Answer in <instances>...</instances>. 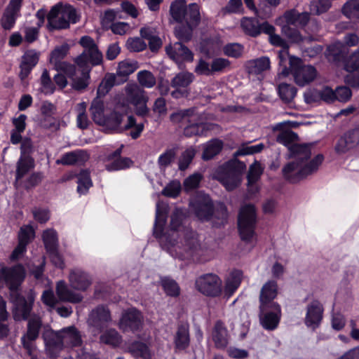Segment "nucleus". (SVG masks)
<instances>
[{
	"label": "nucleus",
	"instance_id": "nucleus-3",
	"mask_svg": "<svg viewBox=\"0 0 359 359\" xmlns=\"http://www.w3.org/2000/svg\"><path fill=\"white\" fill-rule=\"evenodd\" d=\"M79 44L84 50L74 59L79 68L91 69L92 67L102 64L103 55L94 39L90 36H83L80 39Z\"/></svg>",
	"mask_w": 359,
	"mask_h": 359
},
{
	"label": "nucleus",
	"instance_id": "nucleus-57",
	"mask_svg": "<svg viewBox=\"0 0 359 359\" xmlns=\"http://www.w3.org/2000/svg\"><path fill=\"white\" fill-rule=\"evenodd\" d=\"M139 83L145 88H152L156 84V79L153 74L147 70H142L137 73Z\"/></svg>",
	"mask_w": 359,
	"mask_h": 359
},
{
	"label": "nucleus",
	"instance_id": "nucleus-55",
	"mask_svg": "<svg viewBox=\"0 0 359 359\" xmlns=\"http://www.w3.org/2000/svg\"><path fill=\"white\" fill-rule=\"evenodd\" d=\"M100 341L107 345L118 346L121 342V337L114 329H109L100 336Z\"/></svg>",
	"mask_w": 359,
	"mask_h": 359
},
{
	"label": "nucleus",
	"instance_id": "nucleus-53",
	"mask_svg": "<svg viewBox=\"0 0 359 359\" xmlns=\"http://www.w3.org/2000/svg\"><path fill=\"white\" fill-rule=\"evenodd\" d=\"M244 46L239 43H228L223 47V53L226 56L238 59L244 52Z\"/></svg>",
	"mask_w": 359,
	"mask_h": 359
},
{
	"label": "nucleus",
	"instance_id": "nucleus-62",
	"mask_svg": "<svg viewBox=\"0 0 359 359\" xmlns=\"http://www.w3.org/2000/svg\"><path fill=\"white\" fill-rule=\"evenodd\" d=\"M180 192V183L178 181H172L163 189L161 194L167 197L176 198Z\"/></svg>",
	"mask_w": 359,
	"mask_h": 359
},
{
	"label": "nucleus",
	"instance_id": "nucleus-56",
	"mask_svg": "<svg viewBox=\"0 0 359 359\" xmlns=\"http://www.w3.org/2000/svg\"><path fill=\"white\" fill-rule=\"evenodd\" d=\"M298 135L292 130H287L280 133L277 137V142L283 144L287 147L288 150L290 147L295 144V141L298 140Z\"/></svg>",
	"mask_w": 359,
	"mask_h": 359
},
{
	"label": "nucleus",
	"instance_id": "nucleus-20",
	"mask_svg": "<svg viewBox=\"0 0 359 359\" xmlns=\"http://www.w3.org/2000/svg\"><path fill=\"white\" fill-rule=\"evenodd\" d=\"M69 280L72 288L81 291L86 290L92 283L90 276L81 269L71 271Z\"/></svg>",
	"mask_w": 359,
	"mask_h": 359
},
{
	"label": "nucleus",
	"instance_id": "nucleus-17",
	"mask_svg": "<svg viewBox=\"0 0 359 359\" xmlns=\"http://www.w3.org/2000/svg\"><path fill=\"white\" fill-rule=\"evenodd\" d=\"M359 144V126L346 132L337 141L334 149L337 154H345Z\"/></svg>",
	"mask_w": 359,
	"mask_h": 359
},
{
	"label": "nucleus",
	"instance_id": "nucleus-31",
	"mask_svg": "<svg viewBox=\"0 0 359 359\" xmlns=\"http://www.w3.org/2000/svg\"><path fill=\"white\" fill-rule=\"evenodd\" d=\"M317 75L316 69L311 65H304L298 73L294 76L295 83L304 86L313 81Z\"/></svg>",
	"mask_w": 359,
	"mask_h": 359
},
{
	"label": "nucleus",
	"instance_id": "nucleus-50",
	"mask_svg": "<svg viewBox=\"0 0 359 359\" xmlns=\"http://www.w3.org/2000/svg\"><path fill=\"white\" fill-rule=\"evenodd\" d=\"M43 242L46 252L57 249V236L54 230L47 229L42 235Z\"/></svg>",
	"mask_w": 359,
	"mask_h": 359
},
{
	"label": "nucleus",
	"instance_id": "nucleus-26",
	"mask_svg": "<svg viewBox=\"0 0 359 359\" xmlns=\"http://www.w3.org/2000/svg\"><path fill=\"white\" fill-rule=\"evenodd\" d=\"M175 351L186 350L190 345L189 330L187 325H178L174 337Z\"/></svg>",
	"mask_w": 359,
	"mask_h": 359
},
{
	"label": "nucleus",
	"instance_id": "nucleus-51",
	"mask_svg": "<svg viewBox=\"0 0 359 359\" xmlns=\"http://www.w3.org/2000/svg\"><path fill=\"white\" fill-rule=\"evenodd\" d=\"M285 24L281 27L282 34L292 43H299L303 41V37L297 28Z\"/></svg>",
	"mask_w": 359,
	"mask_h": 359
},
{
	"label": "nucleus",
	"instance_id": "nucleus-10",
	"mask_svg": "<svg viewBox=\"0 0 359 359\" xmlns=\"http://www.w3.org/2000/svg\"><path fill=\"white\" fill-rule=\"evenodd\" d=\"M241 28L245 35L257 38L262 34H269L273 25L267 21L260 22L255 17H243L241 20Z\"/></svg>",
	"mask_w": 359,
	"mask_h": 359
},
{
	"label": "nucleus",
	"instance_id": "nucleus-15",
	"mask_svg": "<svg viewBox=\"0 0 359 359\" xmlns=\"http://www.w3.org/2000/svg\"><path fill=\"white\" fill-rule=\"evenodd\" d=\"M166 221L167 212L165 210H160L158 205L156 212L153 235L157 239H162L163 238H165L167 243L173 246L177 243V239L176 238H171L168 231L165 232Z\"/></svg>",
	"mask_w": 359,
	"mask_h": 359
},
{
	"label": "nucleus",
	"instance_id": "nucleus-24",
	"mask_svg": "<svg viewBox=\"0 0 359 359\" xmlns=\"http://www.w3.org/2000/svg\"><path fill=\"white\" fill-rule=\"evenodd\" d=\"M89 159V155L84 150H76L64 154L61 158L57 160V164L64 165H74L84 164Z\"/></svg>",
	"mask_w": 359,
	"mask_h": 359
},
{
	"label": "nucleus",
	"instance_id": "nucleus-1",
	"mask_svg": "<svg viewBox=\"0 0 359 359\" xmlns=\"http://www.w3.org/2000/svg\"><path fill=\"white\" fill-rule=\"evenodd\" d=\"M290 158L295 161L287 163L282 170L283 177L292 184H295L317 170L324 159L323 154H318L309 162L311 156V145L297 144L290 147Z\"/></svg>",
	"mask_w": 359,
	"mask_h": 359
},
{
	"label": "nucleus",
	"instance_id": "nucleus-4",
	"mask_svg": "<svg viewBox=\"0 0 359 359\" xmlns=\"http://www.w3.org/2000/svg\"><path fill=\"white\" fill-rule=\"evenodd\" d=\"M35 297L32 290L10 293V300L13 306V318L15 321L28 320L31 316Z\"/></svg>",
	"mask_w": 359,
	"mask_h": 359
},
{
	"label": "nucleus",
	"instance_id": "nucleus-35",
	"mask_svg": "<svg viewBox=\"0 0 359 359\" xmlns=\"http://www.w3.org/2000/svg\"><path fill=\"white\" fill-rule=\"evenodd\" d=\"M200 6L196 3H191L188 5V8L184 15L183 23L196 28L201 22Z\"/></svg>",
	"mask_w": 359,
	"mask_h": 359
},
{
	"label": "nucleus",
	"instance_id": "nucleus-38",
	"mask_svg": "<svg viewBox=\"0 0 359 359\" xmlns=\"http://www.w3.org/2000/svg\"><path fill=\"white\" fill-rule=\"evenodd\" d=\"M188 5L185 0H175L170 5V13L175 22L182 23Z\"/></svg>",
	"mask_w": 359,
	"mask_h": 359
},
{
	"label": "nucleus",
	"instance_id": "nucleus-48",
	"mask_svg": "<svg viewBox=\"0 0 359 359\" xmlns=\"http://www.w3.org/2000/svg\"><path fill=\"white\" fill-rule=\"evenodd\" d=\"M81 69V76L74 78L72 79V88L80 91L86 89L89 85V80L90 79V73L91 72V69Z\"/></svg>",
	"mask_w": 359,
	"mask_h": 359
},
{
	"label": "nucleus",
	"instance_id": "nucleus-59",
	"mask_svg": "<svg viewBox=\"0 0 359 359\" xmlns=\"http://www.w3.org/2000/svg\"><path fill=\"white\" fill-rule=\"evenodd\" d=\"M263 172V169L259 162L255 161L250 166L247 175L248 184H253L258 181Z\"/></svg>",
	"mask_w": 359,
	"mask_h": 359
},
{
	"label": "nucleus",
	"instance_id": "nucleus-18",
	"mask_svg": "<svg viewBox=\"0 0 359 359\" xmlns=\"http://www.w3.org/2000/svg\"><path fill=\"white\" fill-rule=\"evenodd\" d=\"M40 53L36 50L30 49L25 51L22 56L20 64L19 78L21 81L25 80L31 74L39 60Z\"/></svg>",
	"mask_w": 359,
	"mask_h": 359
},
{
	"label": "nucleus",
	"instance_id": "nucleus-61",
	"mask_svg": "<svg viewBox=\"0 0 359 359\" xmlns=\"http://www.w3.org/2000/svg\"><path fill=\"white\" fill-rule=\"evenodd\" d=\"M184 219L183 213L176 210L172 212L170 217V222L169 224V231L176 233L180 231L182 226V222Z\"/></svg>",
	"mask_w": 359,
	"mask_h": 359
},
{
	"label": "nucleus",
	"instance_id": "nucleus-7",
	"mask_svg": "<svg viewBox=\"0 0 359 359\" xmlns=\"http://www.w3.org/2000/svg\"><path fill=\"white\" fill-rule=\"evenodd\" d=\"M190 206L199 220L208 222L212 219L215 206L208 194L198 193L190 202Z\"/></svg>",
	"mask_w": 359,
	"mask_h": 359
},
{
	"label": "nucleus",
	"instance_id": "nucleus-43",
	"mask_svg": "<svg viewBox=\"0 0 359 359\" xmlns=\"http://www.w3.org/2000/svg\"><path fill=\"white\" fill-rule=\"evenodd\" d=\"M341 12L351 20H359V0H349L342 7Z\"/></svg>",
	"mask_w": 359,
	"mask_h": 359
},
{
	"label": "nucleus",
	"instance_id": "nucleus-58",
	"mask_svg": "<svg viewBox=\"0 0 359 359\" xmlns=\"http://www.w3.org/2000/svg\"><path fill=\"white\" fill-rule=\"evenodd\" d=\"M243 11L242 0H229L226 5L222 8L223 15L238 14Z\"/></svg>",
	"mask_w": 359,
	"mask_h": 359
},
{
	"label": "nucleus",
	"instance_id": "nucleus-19",
	"mask_svg": "<svg viewBox=\"0 0 359 359\" xmlns=\"http://www.w3.org/2000/svg\"><path fill=\"white\" fill-rule=\"evenodd\" d=\"M185 248L194 262H205V259L203 257L205 249L202 248L196 232L193 231L186 234Z\"/></svg>",
	"mask_w": 359,
	"mask_h": 359
},
{
	"label": "nucleus",
	"instance_id": "nucleus-45",
	"mask_svg": "<svg viewBox=\"0 0 359 359\" xmlns=\"http://www.w3.org/2000/svg\"><path fill=\"white\" fill-rule=\"evenodd\" d=\"M161 285L168 296L172 297H177L180 296V287L175 280L165 277L161 279Z\"/></svg>",
	"mask_w": 359,
	"mask_h": 359
},
{
	"label": "nucleus",
	"instance_id": "nucleus-23",
	"mask_svg": "<svg viewBox=\"0 0 359 359\" xmlns=\"http://www.w3.org/2000/svg\"><path fill=\"white\" fill-rule=\"evenodd\" d=\"M123 114L113 111L103 118V122L99 123V126L105 127L107 130L114 133H123L121 123L123 118Z\"/></svg>",
	"mask_w": 359,
	"mask_h": 359
},
{
	"label": "nucleus",
	"instance_id": "nucleus-64",
	"mask_svg": "<svg viewBox=\"0 0 359 359\" xmlns=\"http://www.w3.org/2000/svg\"><path fill=\"white\" fill-rule=\"evenodd\" d=\"M55 70L59 73L65 74L69 79H73L76 75V66L67 62H62L54 66Z\"/></svg>",
	"mask_w": 359,
	"mask_h": 359
},
{
	"label": "nucleus",
	"instance_id": "nucleus-32",
	"mask_svg": "<svg viewBox=\"0 0 359 359\" xmlns=\"http://www.w3.org/2000/svg\"><path fill=\"white\" fill-rule=\"evenodd\" d=\"M75 177L77 178V192L80 195L86 194L93 185L90 170L88 169H81L79 173L75 175Z\"/></svg>",
	"mask_w": 359,
	"mask_h": 359
},
{
	"label": "nucleus",
	"instance_id": "nucleus-6",
	"mask_svg": "<svg viewBox=\"0 0 359 359\" xmlns=\"http://www.w3.org/2000/svg\"><path fill=\"white\" fill-rule=\"evenodd\" d=\"M26 277V271L22 264L12 266H3L0 269V279L3 280L9 290V293L20 291Z\"/></svg>",
	"mask_w": 359,
	"mask_h": 359
},
{
	"label": "nucleus",
	"instance_id": "nucleus-5",
	"mask_svg": "<svg viewBox=\"0 0 359 359\" xmlns=\"http://www.w3.org/2000/svg\"><path fill=\"white\" fill-rule=\"evenodd\" d=\"M257 213L255 206L249 203L241 207L238 215V231L241 239L249 243L255 234Z\"/></svg>",
	"mask_w": 359,
	"mask_h": 359
},
{
	"label": "nucleus",
	"instance_id": "nucleus-13",
	"mask_svg": "<svg viewBox=\"0 0 359 359\" xmlns=\"http://www.w3.org/2000/svg\"><path fill=\"white\" fill-rule=\"evenodd\" d=\"M324 307L318 299H313L306 306V313L304 318V324L307 327L313 330L321 324L323 318Z\"/></svg>",
	"mask_w": 359,
	"mask_h": 359
},
{
	"label": "nucleus",
	"instance_id": "nucleus-2",
	"mask_svg": "<svg viewBox=\"0 0 359 359\" xmlns=\"http://www.w3.org/2000/svg\"><path fill=\"white\" fill-rule=\"evenodd\" d=\"M246 169L245 163L238 159L230 160L219 168L216 179L227 191H233L241 182V177Z\"/></svg>",
	"mask_w": 359,
	"mask_h": 359
},
{
	"label": "nucleus",
	"instance_id": "nucleus-44",
	"mask_svg": "<svg viewBox=\"0 0 359 359\" xmlns=\"http://www.w3.org/2000/svg\"><path fill=\"white\" fill-rule=\"evenodd\" d=\"M194 78V76L192 73H179L171 80V86L173 88L188 89V87L193 82Z\"/></svg>",
	"mask_w": 359,
	"mask_h": 359
},
{
	"label": "nucleus",
	"instance_id": "nucleus-21",
	"mask_svg": "<svg viewBox=\"0 0 359 359\" xmlns=\"http://www.w3.org/2000/svg\"><path fill=\"white\" fill-rule=\"evenodd\" d=\"M212 339L217 349L223 350L228 346V330L224 323L220 320H217L215 323L212 332Z\"/></svg>",
	"mask_w": 359,
	"mask_h": 359
},
{
	"label": "nucleus",
	"instance_id": "nucleus-54",
	"mask_svg": "<svg viewBox=\"0 0 359 359\" xmlns=\"http://www.w3.org/2000/svg\"><path fill=\"white\" fill-rule=\"evenodd\" d=\"M35 237V231L31 225L23 226L20 229L18 242L27 246Z\"/></svg>",
	"mask_w": 359,
	"mask_h": 359
},
{
	"label": "nucleus",
	"instance_id": "nucleus-28",
	"mask_svg": "<svg viewBox=\"0 0 359 359\" xmlns=\"http://www.w3.org/2000/svg\"><path fill=\"white\" fill-rule=\"evenodd\" d=\"M56 294L60 299L71 303H79L82 301L83 297L69 290L64 280H60L56 285Z\"/></svg>",
	"mask_w": 359,
	"mask_h": 359
},
{
	"label": "nucleus",
	"instance_id": "nucleus-36",
	"mask_svg": "<svg viewBox=\"0 0 359 359\" xmlns=\"http://www.w3.org/2000/svg\"><path fill=\"white\" fill-rule=\"evenodd\" d=\"M270 60L268 57H261L255 60H250L248 62V72L251 74L259 75L269 69Z\"/></svg>",
	"mask_w": 359,
	"mask_h": 359
},
{
	"label": "nucleus",
	"instance_id": "nucleus-42",
	"mask_svg": "<svg viewBox=\"0 0 359 359\" xmlns=\"http://www.w3.org/2000/svg\"><path fill=\"white\" fill-rule=\"evenodd\" d=\"M243 276V272L238 269L233 270L228 278L226 285L225 290L226 292L229 294H233L235 291L238 288L241 283Z\"/></svg>",
	"mask_w": 359,
	"mask_h": 359
},
{
	"label": "nucleus",
	"instance_id": "nucleus-14",
	"mask_svg": "<svg viewBox=\"0 0 359 359\" xmlns=\"http://www.w3.org/2000/svg\"><path fill=\"white\" fill-rule=\"evenodd\" d=\"M266 310L259 309V320L262 326L266 330H274L277 328L281 318L280 305H274Z\"/></svg>",
	"mask_w": 359,
	"mask_h": 359
},
{
	"label": "nucleus",
	"instance_id": "nucleus-25",
	"mask_svg": "<svg viewBox=\"0 0 359 359\" xmlns=\"http://www.w3.org/2000/svg\"><path fill=\"white\" fill-rule=\"evenodd\" d=\"M35 167L34 159L32 156H20L16 163L15 184L21 180Z\"/></svg>",
	"mask_w": 359,
	"mask_h": 359
},
{
	"label": "nucleus",
	"instance_id": "nucleus-40",
	"mask_svg": "<svg viewBox=\"0 0 359 359\" xmlns=\"http://www.w3.org/2000/svg\"><path fill=\"white\" fill-rule=\"evenodd\" d=\"M195 29V27L191 25L183 22L180 23L175 28V35L179 40L178 42H189L192 39L193 32Z\"/></svg>",
	"mask_w": 359,
	"mask_h": 359
},
{
	"label": "nucleus",
	"instance_id": "nucleus-9",
	"mask_svg": "<svg viewBox=\"0 0 359 359\" xmlns=\"http://www.w3.org/2000/svg\"><path fill=\"white\" fill-rule=\"evenodd\" d=\"M143 316L136 308L124 311L119 320L118 327L123 332L135 333L142 328Z\"/></svg>",
	"mask_w": 359,
	"mask_h": 359
},
{
	"label": "nucleus",
	"instance_id": "nucleus-22",
	"mask_svg": "<svg viewBox=\"0 0 359 359\" xmlns=\"http://www.w3.org/2000/svg\"><path fill=\"white\" fill-rule=\"evenodd\" d=\"M184 43H175L173 47L166 48L167 53L174 60L191 62L194 60V54Z\"/></svg>",
	"mask_w": 359,
	"mask_h": 359
},
{
	"label": "nucleus",
	"instance_id": "nucleus-16",
	"mask_svg": "<svg viewBox=\"0 0 359 359\" xmlns=\"http://www.w3.org/2000/svg\"><path fill=\"white\" fill-rule=\"evenodd\" d=\"M278 294V285L274 280H269L262 286L259 294V307L264 310L274 305H279L274 302Z\"/></svg>",
	"mask_w": 359,
	"mask_h": 359
},
{
	"label": "nucleus",
	"instance_id": "nucleus-39",
	"mask_svg": "<svg viewBox=\"0 0 359 359\" xmlns=\"http://www.w3.org/2000/svg\"><path fill=\"white\" fill-rule=\"evenodd\" d=\"M223 147V142L219 139H213L209 141L203 149L202 154L203 159L204 161L212 159L215 156L221 152Z\"/></svg>",
	"mask_w": 359,
	"mask_h": 359
},
{
	"label": "nucleus",
	"instance_id": "nucleus-60",
	"mask_svg": "<svg viewBox=\"0 0 359 359\" xmlns=\"http://www.w3.org/2000/svg\"><path fill=\"white\" fill-rule=\"evenodd\" d=\"M327 57L334 62L345 63L346 59V53L335 46H330L327 48Z\"/></svg>",
	"mask_w": 359,
	"mask_h": 359
},
{
	"label": "nucleus",
	"instance_id": "nucleus-8",
	"mask_svg": "<svg viewBox=\"0 0 359 359\" xmlns=\"http://www.w3.org/2000/svg\"><path fill=\"white\" fill-rule=\"evenodd\" d=\"M195 285L197 290L206 297H216L222 294V280L216 274H203L196 279Z\"/></svg>",
	"mask_w": 359,
	"mask_h": 359
},
{
	"label": "nucleus",
	"instance_id": "nucleus-11",
	"mask_svg": "<svg viewBox=\"0 0 359 359\" xmlns=\"http://www.w3.org/2000/svg\"><path fill=\"white\" fill-rule=\"evenodd\" d=\"M27 320V332L22 336L20 341L24 349L28 355H31L33 352L32 342L36 341L39 337L42 327V320L36 315L29 318Z\"/></svg>",
	"mask_w": 359,
	"mask_h": 359
},
{
	"label": "nucleus",
	"instance_id": "nucleus-52",
	"mask_svg": "<svg viewBox=\"0 0 359 359\" xmlns=\"http://www.w3.org/2000/svg\"><path fill=\"white\" fill-rule=\"evenodd\" d=\"M69 50V46L67 43L55 47L50 53V62L55 66L63 62L62 60L68 54Z\"/></svg>",
	"mask_w": 359,
	"mask_h": 359
},
{
	"label": "nucleus",
	"instance_id": "nucleus-49",
	"mask_svg": "<svg viewBox=\"0 0 359 359\" xmlns=\"http://www.w3.org/2000/svg\"><path fill=\"white\" fill-rule=\"evenodd\" d=\"M104 105L103 101L100 100H94L90 107V112L93 121L99 125V123L103 122L104 117Z\"/></svg>",
	"mask_w": 359,
	"mask_h": 359
},
{
	"label": "nucleus",
	"instance_id": "nucleus-34",
	"mask_svg": "<svg viewBox=\"0 0 359 359\" xmlns=\"http://www.w3.org/2000/svg\"><path fill=\"white\" fill-rule=\"evenodd\" d=\"M128 349L134 357H140L143 359H150L151 357L149 346L142 341H132L128 344Z\"/></svg>",
	"mask_w": 359,
	"mask_h": 359
},
{
	"label": "nucleus",
	"instance_id": "nucleus-63",
	"mask_svg": "<svg viewBox=\"0 0 359 359\" xmlns=\"http://www.w3.org/2000/svg\"><path fill=\"white\" fill-rule=\"evenodd\" d=\"M176 152L174 149H166L158 158V164L160 168H165L174 161Z\"/></svg>",
	"mask_w": 359,
	"mask_h": 359
},
{
	"label": "nucleus",
	"instance_id": "nucleus-46",
	"mask_svg": "<svg viewBox=\"0 0 359 359\" xmlns=\"http://www.w3.org/2000/svg\"><path fill=\"white\" fill-rule=\"evenodd\" d=\"M287 56L289 57V67H287L285 65L281 71V74L285 76L292 74L294 76L296 73H298L304 65L299 57L289 55Z\"/></svg>",
	"mask_w": 359,
	"mask_h": 359
},
{
	"label": "nucleus",
	"instance_id": "nucleus-27",
	"mask_svg": "<svg viewBox=\"0 0 359 359\" xmlns=\"http://www.w3.org/2000/svg\"><path fill=\"white\" fill-rule=\"evenodd\" d=\"M284 18L287 25L304 27L309 22L310 15L307 12L299 13L295 9H291L285 12Z\"/></svg>",
	"mask_w": 359,
	"mask_h": 359
},
{
	"label": "nucleus",
	"instance_id": "nucleus-37",
	"mask_svg": "<svg viewBox=\"0 0 359 359\" xmlns=\"http://www.w3.org/2000/svg\"><path fill=\"white\" fill-rule=\"evenodd\" d=\"M64 347H66L64 339L60 334H57L46 343L47 353L50 358H57Z\"/></svg>",
	"mask_w": 359,
	"mask_h": 359
},
{
	"label": "nucleus",
	"instance_id": "nucleus-30",
	"mask_svg": "<svg viewBox=\"0 0 359 359\" xmlns=\"http://www.w3.org/2000/svg\"><path fill=\"white\" fill-rule=\"evenodd\" d=\"M276 28L273 25V30L269 34H266L269 36V41L270 43L276 47H280L283 48V50L280 51L279 53V64L280 66L283 65L284 62L286 61V57L288 55V50H289V45L286 40L283 39L281 36H280L278 34H275Z\"/></svg>",
	"mask_w": 359,
	"mask_h": 359
},
{
	"label": "nucleus",
	"instance_id": "nucleus-41",
	"mask_svg": "<svg viewBox=\"0 0 359 359\" xmlns=\"http://www.w3.org/2000/svg\"><path fill=\"white\" fill-rule=\"evenodd\" d=\"M297 88L291 84L280 83L278 87V93L280 100L285 103H290L297 95Z\"/></svg>",
	"mask_w": 359,
	"mask_h": 359
},
{
	"label": "nucleus",
	"instance_id": "nucleus-12",
	"mask_svg": "<svg viewBox=\"0 0 359 359\" xmlns=\"http://www.w3.org/2000/svg\"><path fill=\"white\" fill-rule=\"evenodd\" d=\"M24 0H10L6 7L1 19V26L5 30H11L15 25L17 19L20 16V11Z\"/></svg>",
	"mask_w": 359,
	"mask_h": 359
},
{
	"label": "nucleus",
	"instance_id": "nucleus-29",
	"mask_svg": "<svg viewBox=\"0 0 359 359\" xmlns=\"http://www.w3.org/2000/svg\"><path fill=\"white\" fill-rule=\"evenodd\" d=\"M60 334L64 339L66 347H79L82 344L80 332L74 326L63 328Z\"/></svg>",
	"mask_w": 359,
	"mask_h": 359
},
{
	"label": "nucleus",
	"instance_id": "nucleus-33",
	"mask_svg": "<svg viewBox=\"0 0 359 359\" xmlns=\"http://www.w3.org/2000/svg\"><path fill=\"white\" fill-rule=\"evenodd\" d=\"M90 319L95 326H101L104 323L111 321V313L107 307L100 305L93 310Z\"/></svg>",
	"mask_w": 359,
	"mask_h": 359
},
{
	"label": "nucleus",
	"instance_id": "nucleus-47",
	"mask_svg": "<svg viewBox=\"0 0 359 359\" xmlns=\"http://www.w3.org/2000/svg\"><path fill=\"white\" fill-rule=\"evenodd\" d=\"M137 69L136 64L128 61L119 62L116 69L117 77L121 78V82H126L128 76L133 74Z\"/></svg>",
	"mask_w": 359,
	"mask_h": 359
}]
</instances>
